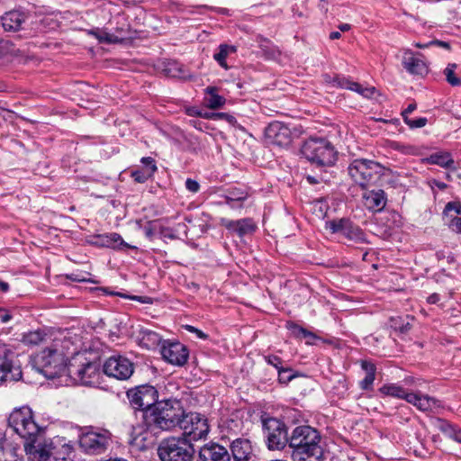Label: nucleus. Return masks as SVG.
Here are the masks:
<instances>
[{
  "label": "nucleus",
  "instance_id": "obj_1",
  "mask_svg": "<svg viewBox=\"0 0 461 461\" xmlns=\"http://www.w3.org/2000/svg\"><path fill=\"white\" fill-rule=\"evenodd\" d=\"M185 408L182 402L176 398L159 401L154 409L143 413L144 431L158 433V431H172L178 429L183 418Z\"/></svg>",
  "mask_w": 461,
  "mask_h": 461
},
{
  "label": "nucleus",
  "instance_id": "obj_2",
  "mask_svg": "<svg viewBox=\"0 0 461 461\" xmlns=\"http://www.w3.org/2000/svg\"><path fill=\"white\" fill-rule=\"evenodd\" d=\"M293 461H322L324 449L320 432L308 425L295 427L289 440Z\"/></svg>",
  "mask_w": 461,
  "mask_h": 461
},
{
  "label": "nucleus",
  "instance_id": "obj_3",
  "mask_svg": "<svg viewBox=\"0 0 461 461\" xmlns=\"http://www.w3.org/2000/svg\"><path fill=\"white\" fill-rule=\"evenodd\" d=\"M67 375L76 383L86 386L100 384V365L89 361L84 354H76L68 363Z\"/></svg>",
  "mask_w": 461,
  "mask_h": 461
},
{
  "label": "nucleus",
  "instance_id": "obj_4",
  "mask_svg": "<svg viewBox=\"0 0 461 461\" xmlns=\"http://www.w3.org/2000/svg\"><path fill=\"white\" fill-rule=\"evenodd\" d=\"M301 152L308 161L318 167H330L337 160L334 146L324 138L310 137L303 142Z\"/></svg>",
  "mask_w": 461,
  "mask_h": 461
},
{
  "label": "nucleus",
  "instance_id": "obj_5",
  "mask_svg": "<svg viewBox=\"0 0 461 461\" xmlns=\"http://www.w3.org/2000/svg\"><path fill=\"white\" fill-rule=\"evenodd\" d=\"M348 172L356 185L366 189L380 179L384 167L371 159L357 158L348 165Z\"/></svg>",
  "mask_w": 461,
  "mask_h": 461
},
{
  "label": "nucleus",
  "instance_id": "obj_6",
  "mask_svg": "<svg viewBox=\"0 0 461 461\" xmlns=\"http://www.w3.org/2000/svg\"><path fill=\"white\" fill-rule=\"evenodd\" d=\"M195 453L193 443L185 437H169L158 447L161 461H192Z\"/></svg>",
  "mask_w": 461,
  "mask_h": 461
},
{
  "label": "nucleus",
  "instance_id": "obj_7",
  "mask_svg": "<svg viewBox=\"0 0 461 461\" xmlns=\"http://www.w3.org/2000/svg\"><path fill=\"white\" fill-rule=\"evenodd\" d=\"M8 425L22 438L34 441L41 431L40 426L35 422L32 411L29 407H22L11 412L8 417Z\"/></svg>",
  "mask_w": 461,
  "mask_h": 461
},
{
  "label": "nucleus",
  "instance_id": "obj_8",
  "mask_svg": "<svg viewBox=\"0 0 461 461\" xmlns=\"http://www.w3.org/2000/svg\"><path fill=\"white\" fill-rule=\"evenodd\" d=\"M178 429L183 431L179 437H185L192 443L206 439L210 432V424L204 414L185 411Z\"/></svg>",
  "mask_w": 461,
  "mask_h": 461
},
{
  "label": "nucleus",
  "instance_id": "obj_9",
  "mask_svg": "<svg viewBox=\"0 0 461 461\" xmlns=\"http://www.w3.org/2000/svg\"><path fill=\"white\" fill-rule=\"evenodd\" d=\"M126 395L135 413H140L141 421L140 426L142 427L143 413L149 409H154L155 404L159 402L158 390L152 385L141 384L129 389L126 392Z\"/></svg>",
  "mask_w": 461,
  "mask_h": 461
},
{
  "label": "nucleus",
  "instance_id": "obj_10",
  "mask_svg": "<svg viewBox=\"0 0 461 461\" xmlns=\"http://www.w3.org/2000/svg\"><path fill=\"white\" fill-rule=\"evenodd\" d=\"M263 434L267 448L270 450H282L289 446L290 436L284 421L273 417H261Z\"/></svg>",
  "mask_w": 461,
  "mask_h": 461
},
{
  "label": "nucleus",
  "instance_id": "obj_11",
  "mask_svg": "<svg viewBox=\"0 0 461 461\" xmlns=\"http://www.w3.org/2000/svg\"><path fill=\"white\" fill-rule=\"evenodd\" d=\"M41 372L48 378H55L67 374V360L63 352L53 348L43 349L37 357Z\"/></svg>",
  "mask_w": 461,
  "mask_h": 461
},
{
  "label": "nucleus",
  "instance_id": "obj_12",
  "mask_svg": "<svg viewBox=\"0 0 461 461\" xmlns=\"http://www.w3.org/2000/svg\"><path fill=\"white\" fill-rule=\"evenodd\" d=\"M23 372L20 365L15 363V354L5 345H0V386L20 381Z\"/></svg>",
  "mask_w": 461,
  "mask_h": 461
},
{
  "label": "nucleus",
  "instance_id": "obj_13",
  "mask_svg": "<svg viewBox=\"0 0 461 461\" xmlns=\"http://www.w3.org/2000/svg\"><path fill=\"white\" fill-rule=\"evenodd\" d=\"M110 437L108 430L90 429L80 436L79 446L86 454L98 455L106 450Z\"/></svg>",
  "mask_w": 461,
  "mask_h": 461
},
{
  "label": "nucleus",
  "instance_id": "obj_14",
  "mask_svg": "<svg viewBox=\"0 0 461 461\" xmlns=\"http://www.w3.org/2000/svg\"><path fill=\"white\" fill-rule=\"evenodd\" d=\"M103 371L109 377L126 381L134 372V364L126 357L112 356L104 363Z\"/></svg>",
  "mask_w": 461,
  "mask_h": 461
},
{
  "label": "nucleus",
  "instance_id": "obj_15",
  "mask_svg": "<svg viewBox=\"0 0 461 461\" xmlns=\"http://www.w3.org/2000/svg\"><path fill=\"white\" fill-rule=\"evenodd\" d=\"M325 228L332 234H340L349 240L359 243L366 242L365 232L348 218L326 221Z\"/></svg>",
  "mask_w": 461,
  "mask_h": 461
},
{
  "label": "nucleus",
  "instance_id": "obj_16",
  "mask_svg": "<svg viewBox=\"0 0 461 461\" xmlns=\"http://www.w3.org/2000/svg\"><path fill=\"white\" fill-rule=\"evenodd\" d=\"M160 353L165 361L177 366H183L189 357L187 348L178 341L164 340Z\"/></svg>",
  "mask_w": 461,
  "mask_h": 461
},
{
  "label": "nucleus",
  "instance_id": "obj_17",
  "mask_svg": "<svg viewBox=\"0 0 461 461\" xmlns=\"http://www.w3.org/2000/svg\"><path fill=\"white\" fill-rule=\"evenodd\" d=\"M86 242L96 248H109L113 249H137L135 246L126 243L122 237L116 232L89 235L86 238Z\"/></svg>",
  "mask_w": 461,
  "mask_h": 461
},
{
  "label": "nucleus",
  "instance_id": "obj_18",
  "mask_svg": "<svg viewBox=\"0 0 461 461\" xmlns=\"http://www.w3.org/2000/svg\"><path fill=\"white\" fill-rule=\"evenodd\" d=\"M265 139L270 145L287 147L292 141V132L287 125L275 121L265 129Z\"/></svg>",
  "mask_w": 461,
  "mask_h": 461
},
{
  "label": "nucleus",
  "instance_id": "obj_19",
  "mask_svg": "<svg viewBox=\"0 0 461 461\" xmlns=\"http://www.w3.org/2000/svg\"><path fill=\"white\" fill-rule=\"evenodd\" d=\"M323 79L325 83L331 86L348 89L366 98L371 97L375 91V87H364L360 84L351 81L348 77L340 74H325L323 75Z\"/></svg>",
  "mask_w": 461,
  "mask_h": 461
},
{
  "label": "nucleus",
  "instance_id": "obj_20",
  "mask_svg": "<svg viewBox=\"0 0 461 461\" xmlns=\"http://www.w3.org/2000/svg\"><path fill=\"white\" fill-rule=\"evenodd\" d=\"M220 224L229 232L242 238L247 235H252L258 229L256 221L252 218H242L240 220H230L221 218Z\"/></svg>",
  "mask_w": 461,
  "mask_h": 461
},
{
  "label": "nucleus",
  "instance_id": "obj_21",
  "mask_svg": "<svg viewBox=\"0 0 461 461\" xmlns=\"http://www.w3.org/2000/svg\"><path fill=\"white\" fill-rule=\"evenodd\" d=\"M198 456L200 461H231L228 448L213 441L201 447Z\"/></svg>",
  "mask_w": 461,
  "mask_h": 461
},
{
  "label": "nucleus",
  "instance_id": "obj_22",
  "mask_svg": "<svg viewBox=\"0 0 461 461\" xmlns=\"http://www.w3.org/2000/svg\"><path fill=\"white\" fill-rule=\"evenodd\" d=\"M363 204L366 210L372 212H380L387 203V195L383 189H363Z\"/></svg>",
  "mask_w": 461,
  "mask_h": 461
},
{
  "label": "nucleus",
  "instance_id": "obj_23",
  "mask_svg": "<svg viewBox=\"0 0 461 461\" xmlns=\"http://www.w3.org/2000/svg\"><path fill=\"white\" fill-rule=\"evenodd\" d=\"M36 440L24 443V448L29 461H51L52 447L51 442L35 445Z\"/></svg>",
  "mask_w": 461,
  "mask_h": 461
},
{
  "label": "nucleus",
  "instance_id": "obj_24",
  "mask_svg": "<svg viewBox=\"0 0 461 461\" xmlns=\"http://www.w3.org/2000/svg\"><path fill=\"white\" fill-rule=\"evenodd\" d=\"M27 19V13L21 9H14L1 16V23L5 32H18L23 29V24Z\"/></svg>",
  "mask_w": 461,
  "mask_h": 461
},
{
  "label": "nucleus",
  "instance_id": "obj_25",
  "mask_svg": "<svg viewBox=\"0 0 461 461\" xmlns=\"http://www.w3.org/2000/svg\"><path fill=\"white\" fill-rule=\"evenodd\" d=\"M230 456L233 461H253L254 455L251 443L247 438H236L230 445Z\"/></svg>",
  "mask_w": 461,
  "mask_h": 461
},
{
  "label": "nucleus",
  "instance_id": "obj_26",
  "mask_svg": "<svg viewBox=\"0 0 461 461\" xmlns=\"http://www.w3.org/2000/svg\"><path fill=\"white\" fill-rule=\"evenodd\" d=\"M402 64L410 74L424 76L428 73L425 61L410 50H403Z\"/></svg>",
  "mask_w": 461,
  "mask_h": 461
},
{
  "label": "nucleus",
  "instance_id": "obj_27",
  "mask_svg": "<svg viewBox=\"0 0 461 461\" xmlns=\"http://www.w3.org/2000/svg\"><path fill=\"white\" fill-rule=\"evenodd\" d=\"M443 218L450 230L461 233V203L456 202L447 203L443 212Z\"/></svg>",
  "mask_w": 461,
  "mask_h": 461
},
{
  "label": "nucleus",
  "instance_id": "obj_28",
  "mask_svg": "<svg viewBox=\"0 0 461 461\" xmlns=\"http://www.w3.org/2000/svg\"><path fill=\"white\" fill-rule=\"evenodd\" d=\"M407 402L414 405L421 411H431L439 405L436 398L414 393H410Z\"/></svg>",
  "mask_w": 461,
  "mask_h": 461
},
{
  "label": "nucleus",
  "instance_id": "obj_29",
  "mask_svg": "<svg viewBox=\"0 0 461 461\" xmlns=\"http://www.w3.org/2000/svg\"><path fill=\"white\" fill-rule=\"evenodd\" d=\"M52 447V456L54 460L65 461L69 457L72 453L73 447L68 443L65 442L64 438H58L50 440Z\"/></svg>",
  "mask_w": 461,
  "mask_h": 461
},
{
  "label": "nucleus",
  "instance_id": "obj_30",
  "mask_svg": "<svg viewBox=\"0 0 461 461\" xmlns=\"http://www.w3.org/2000/svg\"><path fill=\"white\" fill-rule=\"evenodd\" d=\"M379 393L384 396H391L397 399H403L406 402L409 399V395L411 393H407V391L401 385L393 383L385 384L379 388Z\"/></svg>",
  "mask_w": 461,
  "mask_h": 461
},
{
  "label": "nucleus",
  "instance_id": "obj_31",
  "mask_svg": "<svg viewBox=\"0 0 461 461\" xmlns=\"http://www.w3.org/2000/svg\"><path fill=\"white\" fill-rule=\"evenodd\" d=\"M163 71L167 77L186 79L189 75L186 73L184 65L176 60L165 62Z\"/></svg>",
  "mask_w": 461,
  "mask_h": 461
},
{
  "label": "nucleus",
  "instance_id": "obj_32",
  "mask_svg": "<svg viewBox=\"0 0 461 461\" xmlns=\"http://www.w3.org/2000/svg\"><path fill=\"white\" fill-rule=\"evenodd\" d=\"M48 333L41 329L30 330L23 334L22 342L27 346H38L46 341Z\"/></svg>",
  "mask_w": 461,
  "mask_h": 461
},
{
  "label": "nucleus",
  "instance_id": "obj_33",
  "mask_svg": "<svg viewBox=\"0 0 461 461\" xmlns=\"http://www.w3.org/2000/svg\"><path fill=\"white\" fill-rule=\"evenodd\" d=\"M236 51L237 48L234 45L221 44L218 51L213 54V59L222 68L227 70L229 66L226 59L230 54L236 53Z\"/></svg>",
  "mask_w": 461,
  "mask_h": 461
},
{
  "label": "nucleus",
  "instance_id": "obj_34",
  "mask_svg": "<svg viewBox=\"0 0 461 461\" xmlns=\"http://www.w3.org/2000/svg\"><path fill=\"white\" fill-rule=\"evenodd\" d=\"M249 197L248 189L242 187H230L222 195L224 203L246 202Z\"/></svg>",
  "mask_w": 461,
  "mask_h": 461
},
{
  "label": "nucleus",
  "instance_id": "obj_35",
  "mask_svg": "<svg viewBox=\"0 0 461 461\" xmlns=\"http://www.w3.org/2000/svg\"><path fill=\"white\" fill-rule=\"evenodd\" d=\"M428 161L429 164L438 165L445 168L454 167L455 164L451 154L448 152L433 153L428 158Z\"/></svg>",
  "mask_w": 461,
  "mask_h": 461
},
{
  "label": "nucleus",
  "instance_id": "obj_36",
  "mask_svg": "<svg viewBox=\"0 0 461 461\" xmlns=\"http://www.w3.org/2000/svg\"><path fill=\"white\" fill-rule=\"evenodd\" d=\"M206 94L208 97H206L207 106L211 109H219L221 108L225 104V98L217 94L216 87L209 86L206 88Z\"/></svg>",
  "mask_w": 461,
  "mask_h": 461
},
{
  "label": "nucleus",
  "instance_id": "obj_37",
  "mask_svg": "<svg viewBox=\"0 0 461 461\" xmlns=\"http://www.w3.org/2000/svg\"><path fill=\"white\" fill-rule=\"evenodd\" d=\"M439 429L450 438L461 443V429L455 427L446 420H440Z\"/></svg>",
  "mask_w": 461,
  "mask_h": 461
},
{
  "label": "nucleus",
  "instance_id": "obj_38",
  "mask_svg": "<svg viewBox=\"0 0 461 461\" xmlns=\"http://www.w3.org/2000/svg\"><path fill=\"white\" fill-rule=\"evenodd\" d=\"M456 64H448L447 67L444 69V75L446 76V80L449 85L452 86H460L461 78L456 75Z\"/></svg>",
  "mask_w": 461,
  "mask_h": 461
},
{
  "label": "nucleus",
  "instance_id": "obj_39",
  "mask_svg": "<svg viewBox=\"0 0 461 461\" xmlns=\"http://www.w3.org/2000/svg\"><path fill=\"white\" fill-rule=\"evenodd\" d=\"M287 329L292 331L294 337L296 338H315V335L304 329L303 327L294 323V322H288L286 325Z\"/></svg>",
  "mask_w": 461,
  "mask_h": 461
},
{
  "label": "nucleus",
  "instance_id": "obj_40",
  "mask_svg": "<svg viewBox=\"0 0 461 461\" xmlns=\"http://www.w3.org/2000/svg\"><path fill=\"white\" fill-rule=\"evenodd\" d=\"M390 322H391V327L402 333V334H406L407 332H409V330H411V325L409 321H404L403 319H402L401 317H393L391 318L390 320Z\"/></svg>",
  "mask_w": 461,
  "mask_h": 461
},
{
  "label": "nucleus",
  "instance_id": "obj_41",
  "mask_svg": "<svg viewBox=\"0 0 461 461\" xmlns=\"http://www.w3.org/2000/svg\"><path fill=\"white\" fill-rule=\"evenodd\" d=\"M278 373V381L280 384H287L291 382L294 377L297 376L295 373H294L293 369L290 367H284L279 370Z\"/></svg>",
  "mask_w": 461,
  "mask_h": 461
},
{
  "label": "nucleus",
  "instance_id": "obj_42",
  "mask_svg": "<svg viewBox=\"0 0 461 461\" xmlns=\"http://www.w3.org/2000/svg\"><path fill=\"white\" fill-rule=\"evenodd\" d=\"M140 162L143 166V169H145L149 175L153 176L155 172L158 170L155 159L151 157H143L140 159Z\"/></svg>",
  "mask_w": 461,
  "mask_h": 461
},
{
  "label": "nucleus",
  "instance_id": "obj_43",
  "mask_svg": "<svg viewBox=\"0 0 461 461\" xmlns=\"http://www.w3.org/2000/svg\"><path fill=\"white\" fill-rule=\"evenodd\" d=\"M160 221H150L144 226L143 230L147 238L151 240L156 232H158Z\"/></svg>",
  "mask_w": 461,
  "mask_h": 461
},
{
  "label": "nucleus",
  "instance_id": "obj_44",
  "mask_svg": "<svg viewBox=\"0 0 461 461\" xmlns=\"http://www.w3.org/2000/svg\"><path fill=\"white\" fill-rule=\"evenodd\" d=\"M131 176L136 183L143 184L152 176L145 169H135L131 172Z\"/></svg>",
  "mask_w": 461,
  "mask_h": 461
},
{
  "label": "nucleus",
  "instance_id": "obj_45",
  "mask_svg": "<svg viewBox=\"0 0 461 461\" xmlns=\"http://www.w3.org/2000/svg\"><path fill=\"white\" fill-rule=\"evenodd\" d=\"M264 359L268 365L274 366L277 370V372L284 368L282 358L276 355L265 356Z\"/></svg>",
  "mask_w": 461,
  "mask_h": 461
},
{
  "label": "nucleus",
  "instance_id": "obj_46",
  "mask_svg": "<svg viewBox=\"0 0 461 461\" xmlns=\"http://www.w3.org/2000/svg\"><path fill=\"white\" fill-rule=\"evenodd\" d=\"M375 380V375L366 374V376L359 382V387L364 391H371Z\"/></svg>",
  "mask_w": 461,
  "mask_h": 461
},
{
  "label": "nucleus",
  "instance_id": "obj_47",
  "mask_svg": "<svg viewBox=\"0 0 461 461\" xmlns=\"http://www.w3.org/2000/svg\"><path fill=\"white\" fill-rule=\"evenodd\" d=\"M427 118L420 117L417 119L405 118L404 122L411 129L422 128L427 124Z\"/></svg>",
  "mask_w": 461,
  "mask_h": 461
},
{
  "label": "nucleus",
  "instance_id": "obj_48",
  "mask_svg": "<svg viewBox=\"0 0 461 461\" xmlns=\"http://www.w3.org/2000/svg\"><path fill=\"white\" fill-rule=\"evenodd\" d=\"M91 34L95 35V37L99 41V42L113 43L116 41L115 38L108 32H91Z\"/></svg>",
  "mask_w": 461,
  "mask_h": 461
},
{
  "label": "nucleus",
  "instance_id": "obj_49",
  "mask_svg": "<svg viewBox=\"0 0 461 461\" xmlns=\"http://www.w3.org/2000/svg\"><path fill=\"white\" fill-rule=\"evenodd\" d=\"M143 337L142 339H148L152 344H158L160 341L159 335L152 330H145L142 331Z\"/></svg>",
  "mask_w": 461,
  "mask_h": 461
},
{
  "label": "nucleus",
  "instance_id": "obj_50",
  "mask_svg": "<svg viewBox=\"0 0 461 461\" xmlns=\"http://www.w3.org/2000/svg\"><path fill=\"white\" fill-rule=\"evenodd\" d=\"M360 366L366 372V374H370V375H375L376 374V366L371 361L361 360Z\"/></svg>",
  "mask_w": 461,
  "mask_h": 461
},
{
  "label": "nucleus",
  "instance_id": "obj_51",
  "mask_svg": "<svg viewBox=\"0 0 461 461\" xmlns=\"http://www.w3.org/2000/svg\"><path fill=\"white\" fill-rule=\"evenodd\" d=\"M185 188L193 194H196L200 190V184L196 180L192 178H187L185 180Z\"/></svg>",
  "mask_w": 461,
  "mask_h": 461
},
{
  "label": "nucleus",
  "instance_id": "obj_52",
  "mask_svg": "<svg viewBox=\"0 0 461 461\" xmlns=\"http://www.w3.org/2000/svg\"><path fill=\"white\" fill-rule=\"evenodd\" d=\"M317 208L319 211L318 216H324L328 210V204H327L326 201H324L322 199L315 201V203H314L315 212L317 211Z\"/></svg>",
  "mask_w": 461,
  "mask_h": 461
},
{
  "label": "nucleus",
  "instance_id": "obj_53",
  "mask_svg": "<svg viewBox=\"0 0 461 461\" xmlns=\"http://www.w3.org/2000/svg\"><path fill=\"white\" fill-rule=\"evenodd\" d=\"M158 232L164 238H169V239H174L175 238V235L172 233V230H170L169 228L162 226L161 223L159 225Z\"/></svg>",
  "mask_w": 461,
  "mask_h": 461
},
{
  "label": "nucleus",
  "instance_id": "obj_54",
  "mask_svg": "<svg viewBox=\"0 0 461 461\" xmlns=\"http://www.w3.org/2000/svg\"><path fill=\"white\" fill-rule=\"evenodd\" d=\"M416 108H417L416 104H414V103L410 104L407 106V108L405 110H403L402 113L403 121H405V118H409V114H411Z\"/></svg>",
  "mask_w": 461,
  "mask_h": 461
},
{
  "label": "nucleus",
  "instance_id": "obj_55",
  "mask_svg": "<svg viewBox=\"0 0 461 461\" xmlns=\"http://www.w3.org/2000/svg\"><path fill=\"white\" fill-rule=\"evenodd\" d=\"M11 320H12V315L9 313V312L6 310H4V309H0V321L3 323H6Z\"/></svg>",
  "mask_w": 461,
  "mask_h": 461
},
{
  "label": "nucleus",
  "instance_id": "obj_56",
  "mask_svg": "<svg viewBox=\"0 0 461 461\" xmlns=\"http://www.w3.org/2000/svg\"><path fill=\"white\" fill-rule=\"evenodd\" d=\"M245 202L225 203L232 210H240L244 207Z\"/></svg>",
  "mask_w": 461,
  "mask_h": 461
},
{
  "label": "nucleus",
  "instance_id": "obj_57",
  "mask_svg": "<svg viewBox=\"0 0 461 461\" xmlns=\"http://www.w3.org/2000/svg\"><path fill=\"white\" fill-rule=\"evenodd\" d=\"M439 300H440V296H439V294H437V293L431 294L427 298V302H428L429 304H435V303H437Z\"/></svg>",
  "mask_w": 461,
  "mask_h": 461
},
{
  "label": "nucleus",
  "instance_id": "obj_58",
  "mask_svg": "<svg viewBox=\"0 0 461 461\" xmlns=\"http://www.w3.org/2000/svg\"><path fill=\"white\" fill-rule=\"evenodd\" d=\"M9 284L5 282V281H2L0 280V290L3 292V293H6L9 291Z\"/></svg>",
  "mask_w": 461,
  "mask_h": 461
},
{
  "label": "nucleus",
  "instance_id": "obj_59",
  "mask_svg": "<svg viewBox=\"0 0 461 461\" xmlns=\"http://www.w3.org/2000/svg\"><path fill=\"white\" fill-rule=\"evenodd\" d=\"M194 334L196 335L197 338H199L201 339H208V335L206 333H204L201 330L197 329V331H195Z\"/></svg>",
  "mask_w": 461,
  "mask_h": 461
},
{
  "label": "nucleus",
  "instance_id": "obj_60",
  "mask_svg": "<svg viewBox=\"0 0 461 461\" xmlns=\"http://www.w3.org/2000/svg\"><path fill=\"white\" fill-rule=\"evenodd\" d=\"M340 36H341V34H340L339 32H332L330 34V40H337V39H339Z\"/></svg>",
  "mask_w": 461,
  "mask_h": 461
},
{
  "label": "nucleus",
  "instance_id": "obj_61",
  "mask_svg": "<svg viewBox=\"0 0 461 461\" xmlns=\"http://www.w3.org/2000/svg\"><path fill=\"white\" fill-rule=\"evenodd\" d=\"M185 330L191 332V333H194L195 331H197V328L192 326V325H185L184 326Z\"/></svg>",
  "mask_w": 461,
  "mask_h": 461
},
{
  "label": "nucleus",
  "instance_id": "obj_62",
  "mask_svg": "<svg viewBox=\"0 0 461 461\" xmlns=\"http://www.w3.org/2000/svg\"><path fill=\"white\" fill-rule=\"evenodd\" d=\"M341 32H347L350 29V25L348 23H342L339 26Z\"/></svg>",
  "mask_w": 461,
  "mask_h": 461
},
{
  "label": "nucleus",
  "instance_id": "obj_63",
  "mask_svg": "<svg viewBox=\"0 0 461 461\" xmlns=\"http://www.w3.org/2000/svg\"><path fill=\"white\" fill-rule=\"evenodd\" d=\"M319 7H320V9L323 10L324 12H327L328 8H327V3L325 2V0H321V2L319 4Z\"/></svg>",
  "mask_w": 461,
  "mask_h": 461
},
{
  "label": "nucleus",
  "instance_id": "obj_64",
  "mask_svg": "<svg viewBox=\"0 0 461 461\" xmlns=\"http://www.w3.org/2000/svg\"><path fill=\"white\" fill-rule=\"evenodd\" d=\"M188 114H189V115L196 114V115H199V116H201V115H202L200 112H198V111H196V110H194V109H189V110H188Z\"/></svg>",
  "mask_w": 461,
  "mask_h": 461
}]
</instances>
